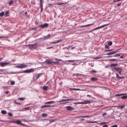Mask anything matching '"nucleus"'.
Masks as SVG:
<instances>
[{
    "mask_svg": "<svg viewBox=\"0 0 127 127\" xmlns=\"http://www.w3.org/2000/svg\"><path fill=\"white\" fill-rule=\"evenodd\" d=\"M26 46H28L29 47V48L31 49H33L36 48L37 47V43L34 44H29L28 45H26Z\"/></svg>",
    "mask_w": 127,
    "mask_h": 127,
    "instance_id": "f257e3e1",
    "label": "nucleus"
},
{
    "mask_svg": "<svg viewBox=\"0 0 127 127\" xmlns=\"http://www.w3.org/2000/svg\"><path fill=\"white\" fill-rule=\"evenodd\" d=\"M27 66V65L26 64H21L19 65H17L16 66V67L17 68H22L26 67Z\"/></svg>",
    "mask_w": 127,
    "mask_h": 127,
    "instance_id": "f03ea898",
    "label": "nucleus"
},
{
    "mask_svg": "<svg viewBox=\"0 0 127 127\" xmlns=\"http://www.w3.org/2000/svg\"><path fill=\"white\" fill-rule=\"evenodd\" d=\"M10 64V63L9 62H5V63H3L1 62L0 63V65L1 67H4L6 65H8Z\"/></svg>",
    "mask_w": 127,
    "mask_h": 127,
    "instance_id": "7ed1b4c3",
    "label": "nucleus"
},
{
    "mask_svg": "<svg viewBox=\"0 0 127 127\" xmlns=\"http://www.w3.org/2000/svg\"><path fill=\"white\" fill-rule=\"evenodd\" d=\"M48 26V24L47 23H45L41 25L40 27L41 28H44L47 27Z\"/></svg>",
    "mask_w": 127,
    "mask_h": 127,
    "instance_id": "20e7f679",
    "label": "nucleus"
},
{
    "mask_svg": "<svg viewBox=\"0 0 127 127\" xmlns=\"http://www.w3.org/2000/svg\"><path fill=\"white\" fill-rule=\"evenodd\" d=\"M34 71V69H30L28 70H26L24 71V72L25 73H30Z\"/></svg>",
    "mask_w": 127,
    "mask_h": 127,
    "instance_id": "39448f33",
    "label": "nucleus"
},
{
    "mask_svg": "<svg viewBox=\"0 0 127 127\" xmlns=\"http://www.w3.org/2000/svg\"><path fill=\"white\" fill-rule=\"evenodd\" d=\"M109 24H105V25H102L101 26H100V27H97L96 28H95L94 29V30H96L98 29L99 28H100L103 27H104L105 26H106L108 25Z\"/></svg>",
    "mask_w": 127,
    "mask_h": 127,
    "instance_id": "423d86ee",
    "label": "nucleus"
},
{
    "mask_svg": "<svg viewBox=\"0 0 127 127\" xmlns=\"http://www.w3.org/2000/svg\"><path fill=\"white\" fill-rule=\"evenodd\" d=\"M46 62L47 64H53V62H52L50 60H46Z\"/></svg>",
    "mask_w": 127,
    "mask_h": 127,
    "instance_id": "0eeeda50",
    "label": "nucleus"
},
{
    "mask_svg": "<svg viewBox=\"0 0 127 127\" xmlns=\"http://www.w3.org/2000/svg\"><path fill=\"white\" fill-rule=\"evenodd\" d=\"M74 99H63L61 101H58V102H62L64 101H69L71 100H73Z\"/></svg>",
    "mask_w": 127,
    "mask_h": 127,
    "instance_id": "6e6552de",
    "label": "nucleus"
},
{
    "mask_svg": "<svg viewBox=\"0 0 127 127\" xmlns=\"http://www.w3.org/2000/svg\"><path fill=\"white\" fill-rule=\"evenodd\" d=\"M66 109L68 110H73L74 108L70 106H67L66 107Z\"/></svg>",
    "mask_w": 127,
    "mask_h": 127,
    "instance_id": "1a4fd4ad",
    "label": "nucleus"
},
{
    "mask_svg": "<svg viewBox=\"0 0 127 127\" xmlns=\"http://www.w3.org/2000/svg\"><path fill=\"white\" fill-rule=\"evenodd\" d=\"M116 52L115 51H113L107 53V55H111L114 54H116Z\"/></svg>",
    "mask_w": 127,
    "mask_h": 127,
    "instance_id": "9d476101",
    "label": "nucleus"
},
{
    "mask_svg": "<svg viewBox=\"0 0 127 127\" xmlns=\"http://www.w3.org/2000/svg\"><path fill=\"white\" fill-rule=\"evenodd\" d=\"M51 106H50V105H43V106H41V108H44L46 107H50ZM51 106L52 107H54L55 106L53 105V106Z\"/></svg>",
    "mask_w": 127,
    "mask_h": 127,
    "instance_id": "9b49d317",
    "label": "nucleus"
},
{
    "mask_svg": "<svg viewBox=\"0 0 127 127\" xmlns=\"http://www.w3.org/2000/svg\"><path fill=\"white\" fill-rule=\"evenodd\" d=\"M40 6L41 9V12L42 11L43 9L42 5V0H40Z\"/></svg>",
    "mask_w": 127,
    "mask_h": 127,
    "instance_id": "f8f14e48",
    "label": "nucleus"
},
{
    "mask_svg": "<svg viewBox=\"0 0 127 127\" xmlns=\"http://www.w3.org/2000/svg\"><path fill=\"white\" fill-rule=\"evenodd\" d=\"M87 102H86L85 103H90V101H87ZM84 103V102H76V103H74V104H84V103Z\"/></svg>",
    "mask_w": 127,
    "mask_h": 127,
    "instance_id": "ddd939ff",
    "label": "nucleus"
},
{
    "mask_svg": "<svg viewBox=\"0 0 127 127\" xmlns=\"http://www.w3.org/2000/svg\"><path fill=\"white\" fill-rule=\"evenodd\" d=\"M116 77L118 79H123L124 78V77H120L118 73L116 74Z\"/></svg>",
    "mask_w": 127,
    "mask_h": 127,
    "instance_id": "4468645a",
    "label": "nucleus"
},
{
    "mask_svg": "<svg viewBox=\"0 0 127 127\" xmlns=\"http://www.w3.org/2000/svg\"><path fill=\"white\" fill-rule=\"evenodd\" d=\"M92 25H93V24H88L87 25H84V26H80V28H83V27H87V26H91Z\"/></svg>",
    "mask_w": 127,
    "mask_h": 127,
    "instance_id": "2eb2a0df",
    "label": "nucleus"
},
{
    "mask_svg": "<svg viewBox=\"0 0 127 127\" xmlns=\"http://www.w3.org/2000/svg\"><path fill=\"white\" fill-rule=\"evenodd\" d=\"M120 98L122 99H127V95L123 96L120 97Z\"/></svg>",
    "mask_w": 127,
    "mask_h": 127,
    "instance_id": "dca6fc26",
    "label": "nucleus"
},
{
    "mask_svg": "<svg viewBox=\"0 0 127 127\" xmlns=\"http://www.w3.org/2000/svg\"><path fill=\"white\" fill-rule=\"evenodd\" d=\"M91 80L92 81H95L97 80V79L95 78H91Z\"/></svg>",
    "mask_w": 127,
    "mask_h": 127,
    "instance_id": "f3484780",
    "label": "nucleus"
},
{
    "mask_svg": "<svg viewBox=\"0 0 127 127\" xmlns=\"http://www.w3.org/2000/svg\"><path fill=\"white\" fill-rule=\"evenodd\" d=\"M86 86H88L89 87H94V88H96V87H101V88H104L103 87H100V86H89V85H87Z\"/></svg>",
    "mask_w": 127,
    "mask_h": 127,
    "instance_id": "a211bd4d",
    "label": "nucleus"
},
{
    "mask_svg": "<svg viewBox=\"0 0 127 127\" xmlns=\"http://www.w3.org/2000/svg\"><path fill=\"white\" fill-rule=\"evenodd\" d=\"M15 123H16L18 124H21V122L19 120H17L15 121Z\"/></svg>",
    "mask_w": 127,
    "mask_h": 127,
    "instance_id": "6ab92c4d",
    "label": "nucleus"
},
{
    "mask_svg": "<svg viewBox=\"0 0 127 127\" xmlns=\"http://www.w3.org/2000/svg\"><path fill=\"white\" fill-rule=\"evenodd\" d=\"M54 102V101H48L47 102H46L45 103V104H51L52 103H53Z\"/></svg>",
    "mask_w": 127,
    "mask_h": 127,
    "instance_id": "aec40b11",
    "label": "nucleus"
},
{
    "mask_svg": "<svg viewBox=\"0 0 127 127\" xmlns=\"http://www.w3.org/2000/svg\"><path fill=\"white\" fill-rule=\"evenodd\" d=\"M9 13L8 11H7L5 12V16H8V15L9 14Z\"/></svg>",
    "mask_w": 127,
    "mask_h": 127,
    "instance_id": "412c9836",
    "label": "nucleus"
},
{
    "mask_svg": "<svg viewBox=\"0 0 127 127\" xmlns=\"http://www.w3.org/2000/svg\"><path fill=\"white\" fill-rule=\"evenodd\" d=\"M48 88V87L46 86H44L43 87V89L44 90H46Z\"/></svg>",
    "mask_w": 127,
    "mask_h": 127,
    "instance_id": "4be33fe9",
    "label": "nucleus"
},
{
    "mask_svg": "<svg viewBox=\"0 0 127 127\" xmlns=\"http://www.w3.org/2000/svg\"><path fill=\"white\" fill-rule=\"evenodd\" d=\"M1 113L3 114H5L6 113V112L5 110H2L1 111Z\"/></svg>",
    "mask_w": 127,
    "mask_h": 127,
    "instance_id": "5701e85b",
    "label": "nucleus"
},
{
    "mask_svg": "<svg viewBox=\"0 0 127 127\" xmlns=\"http://www.w3.org/2000/svg\"><path fill=\"white\" fill-rule=\"evenodd\" d=\"M4 14V12L3 11L1 12V13H0V16L1 17L2 16H3Z\"/></svg>",
    "mask_w": 127,
    "mask_h": 127,
    "instance_id": "b1692460",
    "label": "nucleus"
},
{
    "mask_svg": "<svg viewBox=\"0 0 127 127\" xmlns=\"http://www.w3.org/2000/svg\"><path fill=\"white\" fill-rule=\"evenodd\" d=\"M114 69H115L116 70V71H117L118 72V71H119V70H121V69L120 68H116V67H114Z\"/></svg>",
    "mask_w": 127,
    "mask_h": 127,
    "instance_id": "393cba45",
    "label": "nucleus"
},
{
    "mask_svg": "<svg viewBox=\"0 0 127 127\" xmlns=\"http://www.w3.org/2000/svg\"><path fill=\"white\" fill-rule=\"evenodd\" d=\"M120 54L119 53L116 54L114 55V56L115 57H118L119 56H120Z\"/></svg>",
    "mask_w": 127,
    "mask_h": 127,
    "instance_id": "a878e982",
    "label": "nucleus"
},
{
    "mask_svg": "<svg viewBox=\"0 0 127 127\" xmlns=\"http://www.w3.org/2000/svg\"><path fill=\"white\" fill-rule=\"evenodd\" d=\"M41 116L43 117H45L47 116V115L46 114L43 113L42 114Z\"/></svg>",
    "mask_w": 127,
    "mask_h": 127,
    "instance_id": "bb28decb",
    "label": "nucleus"
},
{
    "mask_svg": "<svg viewBox=\"0 0 127 127\" xmlns=\"http://www.w3.org/2000/svg\"><path fill=\"white\" fill-rule=\"evenodd\" d=\"M70 89L72 90H80V89H75L74 88H70Z\"/></svg>",
    "mask_w": 127,
    "mask_h": 127,
    "instance_id": "cd10ccee",
    "label": "nucleus"
},
{
    "mask_svg": "<svg viewBox=\"0 0 127 127\" xmlns=\"http://www.w3.org/2000/svg\"><path fill=\"white\" fill-rule=\"evenodd\" d=\"M117 64H111L110 66H111L113 67V66H117Z\"/></svg>",
    "mask_w": 127,
    "mask_h": 127,
    "instance_id": "c85d7f7f",
    "label": "nucleus"
},
{
    "mask_svg": "<svg viewBox=\"0 0 127 127\" xmlns=\"http://www.w3.org/2000/svg\"><path fill=\"white\" fill-rule=\"evenodd\" d=\"M125 94H126L125 93L122 94H117V95H115V96H120L121 95H125Z\"/></svg>",
    "mask_w": 127,
    "mask_h": 127,
    "instance_id": "c756f323",
    "label": "nucleus"
},
{
    "mask_svg": "<svg viewBox=\"0 0 127 127\" xmlns=\"http://www.w3.org/2000/svg\"><path fill=\"white\" fill-rule=\"evenodd\" d=\"M50 35L49 34H48L46 36H45V37L44 38H49V37L50 36Z\"/></svg>",
    "mask_w": 127,
    "mask_h": 127,
    "instance_id": "7c9ffc66",
    "label": "nucleus"
},
{
    "mask_svg": "<svg viewBox=\"0 0 127 127\" xmlns=\"http://www.w3.org/2000/svg\"><path fill=\"white\" fill-rule=\"evenodd\" d=\"M53 62V63H54L55 64H60V62Z\"/></svg>",
    "mask_w": 127,
    "mask_h": 127,
    "instance_id": "2f4dec72",
    "label": "nucleus"
},
{
    "mask_svg": "<svg viewBox=\"0 0 127 127\" xmlns=\"http://www.w3.org/2000/svg\"><path fill=\"white\" fill-rule=\"evenodd\" d=\"M66 3H56L55 4H57V5H61V4H66Z\"/></svg>",
    "mask_w": 127,
    "mask_h": 127,
    "instance_id": "473e14b6",
    "label": "nucleus"
},
{
    "mask_svg": "<svg viewBox=\"0 0 127 127\" xmlns=\"http://www.w3.org/2000/svg\"><path fill=\"white\" fill-rule=\"evenodd\" d=\"M55 120H50L49 122H50L49 124L50 123L52 122H54Z\"/></svg>",
    "mask_w": 127,
    "mask_h": 127,
    "instance_id": "72a5a7b5",
    "label": "nucleus"
},
{
    "mask_svg": "<svg viewBox=\"0 0 127 127\" xmlns=\"http://www.w3.org/2000/svg\"><path fill=\"white\" fill-rule=\"evenodd\" d=\"M112 42L111 41L109 42L108 43V45L109 46H110L112 45Z\"/></svg>",
    "mask_w": 127,
    "mask_h": 127,
    "instance_id": "f704fd0d",
    "label": "nucleus"
},
{
    "mask_svg": "<svg viewBox=\"0 0 127 127\" xmlns=\"http://www.w3.org/2000/svg\"><path fill=\"white\" fill-rule=\"evenodd\" d=\"M8 115L10 117H12V114L10 112L8 113Z\"/></svg>",
    "mask_w": 127,
    "mask_h": 127,
    "instance_id": "c9c22d12",
    "label": "nucleus"
},
{
    "mask_svg": "<svg viewBox=\"0 0 127 127\" xmlns=\"http://www.w3.org/2000/svg\"><path fill=\"white\" fill-rule=\"evenodd\" d=\"M18 99L21 100H23L24 99V98H19Z\"/></svg>",
    "mask_w": 127,
    "mask_h": 127,
    "instance_id": "e433bc0d",
    "label": "nucleus"
},
{
    "mask_svg": "<svg viewBox=\"0 0 127 127\" xmlns=\"http://www.w3.org/2000/svg\"><path fill=\"white\" fill-rule=\"evenodd\" d=\"M112 49H110V50H105L104 51L105 52H108V51H112Z\"/></svg>",
    "mask_w": 127,
    "mask_h": 127,
    "instance_id": "4c0bfd02",
    "label": "nucleus"
},
{
    "mask_svg": "<svg viewBox=\"0 0 127 127\" xmlns=\"http://www.w3.org/2000/svg\"><path fill=\"white\" fill-rule=\"evenodd\" d=\"M110 61H117V60L115 59H111L110 60H109Z\"/></svg>",
    "mask_w": 127,
    "mask_h": 127,
    "instance_id": "58836bf2",
    "label": "nucleus"
},
{
    "mask_svg": "<svg viewBox=\"0 0 127 127\" xmlns=\"http://www.w3.org/2000/svg\"><path fill=\"white\" fill-rule=\"evenodd\" d=\"M15 84V82L13 81H11V85H13Z\"/></svg>",
    "mask_w": 127,
    "mask_h": 127,
    "instance_id": "ea45409f",
    "label": "nucleus"
},
{
    "mask_svg": "<svg viewBox=\"0 0 127 127\" xmlns=\"http://www.w3.org/2000/svg\"><path fill=\"white\" fill-rule=\"evenodd\" d=\"M109 45H106L105 46V48H109Z\"/></svg>",
    "mask_w": 127,
    "mask_h": 127,
    "instance_id": "a19ab883",
    "label": "nucleus"
},
{
    "mask_svg": "<svg viewBox=\"0 0 127 127\" xmlns=\"http://www.w3.org/2000/svg\"><path fill=\"white\" fill-rule=\"evenodd\" d=\"M89 116H81V117L83 118H85V117H89Z\"/></svg>",
    "mask_w": 127,
    "mask_h": 127,
    "instance_id": "79ce46f5",
    "label": "nucleus"
},
{
    "mask_svg": "<svg viewBox=\"0 0 127 127\" xmlns=\"http://www.w3.org/2000/svg\"><path fill=\"white\" fill-rule=\"evenodd\" d=\"M97 122V121H89L88 123H96Z\"/></svg>",
    "mask_w": 127,
    "mask_h": 127,
    "instance_id": "37998d69",
    "label": "nucleus"
},
{
    "mask_svg": "<svg viewBox=\"0 0 127 127\" xmlns=\"http://www.w3.org/2000/svg\"><path fill=\"white\" fill-rule=\"evenodd\" d=\"M69 62H73L74 61V60H69L68 61Z\"/></svg>",
    "mask_w": 127,
    "mask_h": 127,
    "instance_id": "c03bdc74",
    "label": "nucleus"
},
{
    "mask_svg": "<svg viewBox=\"0 0 127 127\" xmlns=\"http://www.w3.org/2000/svg\"><path fill=\"white\" fill-rule=\"evenodd\" d=\"M62 41V40H57V41H56V42H57V43L60 42Z\"/></svg>",
    "mask_w": 127,
    "mask_h": 127,
    "instance_id": "a18cd8bd",
    "label": "nucleus"
},
{
    "mask_svg": "<svg viewBox=\"0 0 127 127\" xmlns=\"http://www.w3.org/2000/svg\"><path fill=\"white\" fill-rule=\"evenodd\" d=\"M13 2L12 0L10 1L9 2V4L10 5L12 4V3H13Z\"/></svg>",
    "mask_w": 127,
    "mask_h": 127,
    "instance_id": "49530a36",
    "label": "nucleus"
},
{
    "mask_svg": "<svg viewBox=\"0 0 127 127\" xmlns=\"http://www.w3.org/2000/svg\"><path fill=\"white\" fill-rule=\"evenodd\" d=\"M125 105H123L121 106H120L119 107L121 108V109H122L123 107Z\"/></svg>",
    "mask_w": 127,
    "mask_h": 127,
    "instance_id": "de8ad7c7",
    "label": "nucleus"
},
{
    "mask_svg": "<svg viewBox=\"0 0 127 127\" xmlns=\"http://www.w3.org/2000/svg\"><path fill=\"white\" fill-rule=\"evenodd\" d=\"M112 127H117V125H115L111 126Z\"/></svg>",
    "mask_w": 127,
    "mask_h": 127,
    "instance_id": "09e8293b",
    "label": "nucleus"
},
{
    "mask_svg": "<svg viewBox=\"0 0 127 127\" xmlns=\"http://www.w3.org/2000/svg\"><path fill=\"white\" fill-rule=\"evenodd\" d=\"M120 0H113V1L114 2H116L117 1H119Z\"/></svg>",
    "mask_w": 127,
    "mask_h": 127,
    "instance_id": "8fccbe9b",
    "label": "nucleus"
},
{
    "mask_svg": "<svg viewBox=\"0 0 127 127\" xmlns=\"http://www.w3.org/2000/svg\"><path fill=\"white\" fill-rule=\"evenodd\" d=\"M51 43L52 44H56V43H57V42L56 41L55 42H51Z\"/></svg>",
    "mask_w": 127,
    "mask_h": 127,
    "instance_id": "3c124183",
    "label": "nucleus"
},
{
    "mask_svg": "<svg viewBox=\"0 0 127 127\" xmlns=\"http://www.w3.org/2000/svg\"><path fill=\"white\" fill-rule=\"evenodd\" d=\"M55 60L56 61H62L61 59H56Z\"/></svg>",
    "mask_w": 127,
    "mask_h": 127,
    "instance_id": "603ef678",
    "label": "nucleus"
},
{
    "mask_svg": "<svg viewBox=\"0 0 127 127\" xmlns=\"http://www.w3.org/2000/svg\"><path fill=\"white\" fill-rule=\"evenodd\" d=\"M92 72L96 73V71L95 70H93L92 71Z\"/></svg>",
    "mask_w": 127,
    "mask_h": 127,
    "instance_id": "864d4df0",
    "label": "nucleus"
},
{
    "mask_svg": "<svg viewBox=\"0 0 127 127\" xmlns=\"http://www.w3.org/2000/svg\"><path fill=\"white\" fill-rule=\"evenodd\" d=\"M14 103H16V104H17L20 105L21 104V103H18L17 102H15V101L14 102Z\"/></svg>",
    "mask_w": 127,
    "mask_h": 127,
    "instance_id": "5fc2aeb1",
    "label": "nucleus"
},
{
    "mask_svg": "<svg viewBox=\"0 0 127 127\" xmlns=\"http://www.w3.org/2000/svg\"><path fill=\"white\" fill-rule=\"evenodd\" d=\"M118 72L121 75V70H119V71H118Z\"/></svg>",
    "mask_w": 127,
    "mask_h": 127,
    "instance_id": "6e6d98bb",
    "label": "nucleus"
},
{
    "mask_svg": "<svg viewBox=\"0 0 127 127\" xmlns=\"http://www.w3.org/2000/svg\"><path fill=\"white\" fill-rule=\"evenodd\" d=\"M108 127V126L107 125H105L103 126V127Z\"/></svg>",
    "mask_w": 127,
    "mask_h": 127,
    "instance_id": "4d7b16f0",
    "label": "nucleus"
},
{
    "mask_svg": "<svg viewBox=\"0 0 127 127\" xmlns=\"http://www.w3.org/2000/svg\"><path fill=\"white\" fill-rule=\"evenodd\" d=\"M25 109H30V108L29 107H25Z\"/></svg>",
    "mask_w": 127,
    "mask_h": 127,
    "instance_id": "13d9d810",
    "label": "nucleus"
},
{
    "mask_svg": "<svg viewBox=\"0 0 127 127\" xmlns=\"http://www.w3.org/2000/svg\"><path fill=\"white\" fill-rule=\"evenodd\" d=\"M40 76L38 74V76L37 77L36 79H37L38 78H39L40 77Z\"/></svg>",
    "mask_w": 127,
    "mask_h": 127,
    "instance_id": "bf43d9fd",
    "label": "nucleus"
},
{
    "mask_svg": "<svg viewBox=\"0 0 127 127\" xmlns=\"http://www.w3.org/2000/svg\"><path fill=\"white\" fill-rule=\"evenodd\" d=\"M28 12L27 11H26L24 13V14L25 15H26L27 14Z\"/></svg>",
    "mask_w": 127,
    "mask_h": 127,
    "instance_id": "052dcab7",
    "label": "nucleus"
},
{
    "mask_svg": "<svg viewBox=\"0 0 127 127\" xmlns=\"http://www.w3.org/2000/svg\"><path fill=\"white\" fill-rule=\"evenodd\" d=\"M9 92L8 91H5V93L6 94H7Z\"/></svg>",
    "mask_w": 127,
    "mask_h": 127,
    "instance_id": "680f3d73",
    "label": "nucleus"
},
{
    "mask_svg": "<svg viewBox=\"0 0 127 127\" xmlns=\"http://www.w3.org/2000/svg\"><path fill=\"white\" fill-rule=\"evenodd\" d=\"M106 113H104L102 115V116H104L105 115H106Z\"/></svg>",
    "mask_w": 127,
    "mask_h": 127,
    "instance_id": "e2e57ef3",
    "label": "nucleus"
},
{
    "mask_svg": "<svg viewBox=\"0 0 127 127\" xmlns=\"http://www.w3.org/2000/svg\"><path fill=\"white\" fill-rule=\"evenodd\" d=\"M10 122H13V123H15V121H10Z\"/></svg>",
    "mask_w": 127,
    "mask_h": 127,
    "instance_id": "0e129e2a",
    "label": "nucleus"
},
{
    "mask_svg": "<svg viewBox=\"0 0 127 127\" xmlns=\"http://www.w3.org/2000/svg\"><path fill=\"white\" fill-rule=\"evenodd\" d=\"M87 96L88 97H91V95H87Z\"/></svg>",
    "mask_w": 127,
    "mask_h": 127,
    "instance_id": "69168bd1",
    "label": "nucleus"
},
{
    "mask_svg": "<svg viewBox=\"0 0 127 127\" xmlns=\"http://www.w3.org/2000/svg\"><path fill=\"white\" fill-rule=\"evenodd\" d=\"M42 73H40L39 74H38V75L40 76H41L42 75Z\"/></svg>",
    "mask_w": 127,
    "mask_h": 127,
    "instance_id": "338daca9",
    "label": "nucleus"
},
{
    "mask_svg": "<svg viewBox=\"0 0 127 127\" xmlns=\"http://www.w3.org/2000/svg\"><path fill=\"white\" fill-rule=\"evenodd\" d=\"M121 4V3H119L118 4L117 6H119Z\"/></svg>",
    "mask_w": 127,
    "mask_h": 127,
    "instance_id": "774afa93",
    "label": "nucleus"
}]
</instances>
